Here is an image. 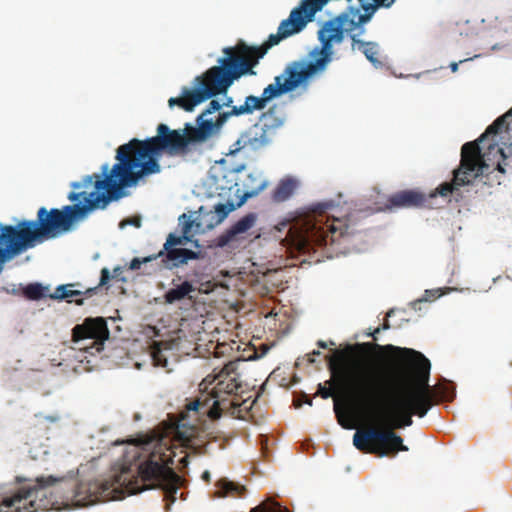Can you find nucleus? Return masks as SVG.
<instances>
[{
    "label": "nucleus",
    "mask_w": 512,
    "mask_h": 512,
    "mask_svg": "<svg viewBox=\"0 0 512 512\" xmlns=\"http://www.w3.org/2000/svg\"><path fill=\"white\" fill-rule=\"evenodd\" d=\"M330 366L336 382L352 389L360 408L380 424L358 430L353 445L379 457L408 451L394 430L411 426L414 415L422 418L433 406L430 361L411 348L363 342L338 352Z\"/></svg>",
    "instance_id": "nucleus-1"
},
{
    "label": "nucleus",
    "mask_w": 512,
    "mask_h": 512,
    "mask_svg": "<svg viewBox=\"0 0 512 512\" xmlns=\"http://www.w3.org/2000/svg\"><path fill=\"white\" fill-rule=\"evenodd\" d=\"M142 460L137 474L130 467H123L110 479L65 483L71 489L66 496L77 506H88L100 501L118 499L121 495L136 494L146 489L162 488L175 491L180 477L171 468L174 453L162 439L149 440L140 447Z\"/></svg>",
    "instance_id": "nucleus-2"
},
{
    "label": "nucleus",
    "mask_w": 512,
    "mask_h": 512,
    "mask_svg": "<svg viewBox=\"0 0 512 512\" xmlns=\"http://www.w3.org/2000/svg\"><path fill=\"white\" fill-rule=\"evenodd\" d=\"M306 25L301 9H293L283 20L276 34H270L261 46H248L240 41L234 47H225V57L218 60L219 65L209 68L194 79V87H183L179 97L168 100L170 108L178 106L186 112H192L199 104L226 93L233 82L246 74L254 75L252 70L267 51L281 40L300 32Z\"/></svg>",
    "instance_id": "nucleus-3"
},
{
    "label": "nucleus",
    "mask_w": 512,
    "mask_h": 512,
    "mask_svg": "<svg viewBox=\"0 0 512 512\" xmlns=\"http://www.w3.org/2000/svg\"><path fill=\"white\" fill-rule=\"evenodd\" d=\"M116 160L118 162L110 170L108 164H104L101 174L94 173L81 182L72 183L73 191L68 194V199L80 205L95 203L91 211L104 209L112 201L125 197V188L135 186L144 176L161 171L157 161L145 158L136 138L118 147Z\"/></svg>",
    "instance_id": "nucleus-4"
},
{
    "label": "nucleus",
    "mask_w": 512,
    "mask_h": 512,
    "mask_svg": "<svg viewBox=\"0 0 512 512\" xmlns=\"http://www.w3.org/2000/svg\"><path fill=\"white\" fill-rule=\"evenodd\" d=\"M95 203L65 205L61 209L40 207L35 220H21L16 225L0 224V272L4 263L46 240L69 232L74 223L84 219Z\"/></svg>",
    "instance_id": "nucleus-5"
},
{
    "label": "nucleus",
    "mask_w": 512,
    "mask_h": 512,
    "mask_svg": "<svg viewBox=\"0 0 512 512\" xmlns=\"http://www.w3.org/2000/svg\"><path fill=\"white\" fill-rule=\"evenodd\" d=\"M505 160L506 155L494 137H488L484 142L478 138L465 143L461 148L460 165L453 171L452 181L440 184L427 194L430 203H434L437 196L445 199L453 196L456 202L460 201V187L471 185L477 178L485 185H500L505 173Z\"/></svg>",
    "instance_id": "nucleus-6"
},
{
    "label": "nucleus",
    "mask_w": 512,
    "mask_h": 512,
    "mask_svg": "<svg viewBox=\"0 0 512 512\" xmlns=\"http://www.w3.org/2000/svg\"><path fill=\"white\" fill-rule=\"evenodd\" d=\"M232 117L229 111L219 113L215 120L206 115L199 114L195 120L196 125L190 123L184 125V129H170L166 124L157 126V134L145 140H139L138 144L147 160L158 162L162 153L169 156L186 155L190 151V145L203 143L219 134L223 125Z\"/></svg>",
    "instance_id": "nucleus-7"
},
{
    "label": "nucleus",
    "mask_w": 512,
    "mask_h": 512,
    "mask_svg": "<svg viewBox=\"0 0 512 512\" xmlns=\"http://www.w3.org/2000/svg\"><path fill=\"white\" fill-rule=\"evenodd\" d=\"M334 201H325L311 205L300 213L289 228V235L301 249L312 245L326 246L339 241L345 235L354 233L349 218L336 217Z\"/></svg>",
    "instance_id": "nucleus-8"
},
{
    "label": "nucleus",
    "mask_w": 512,
    "mask_h": 512,
    "mask_svg": "<svg viewBox=\"0 0 512 512\" xmlns=\"http://www.w3.org/2000/svg\"><path fill=\"white\" fill-rule=\"evenodd\" d=\"M287 118L285 104H273L259 115L254 124L239 135L231 153L241 150L258 152L271 146L278 133L285 126Z\"/></svg>",
    "instance_id": "nucleus-9"
},
{
    "label": "nucleus",
    "mask_w": 512,
    "mask_h": 512,
    "mask_svg": "<svg viewBox=\"0 0 512 512\" xmlns=\"http://www.w3.org/2000/svg\"><path fill=\"white\" fill-rule=\"evenodd\" d=\"M360 8L364 11L360 13L358 8L350 7L336 18L323 24L318 31V38L325 51L333 55V45L339 44L344 40L345 32H352L360 25L368 22L378 7H390L395 0H358Z\"/></svg>",
    "instance_id": "nucleus-10"
},
{
    "label": "nucleus",
    "mask_w": 512,
    "mask_h": 512,
    "mask_svg": "<svg viewBox=\"0 0 512 512\" xmlns=\"http://www.w3.org/2000/svg\"><path fill=\"white\" fill-rule=\"evenodd\" d=\"M240 359L228 362L222 369L214 375H208L204 382L215 383L212 389L213 404L203 413H207L209 418L218 419L223 412L235 413V410L241 406L238 398V391L241 389V382L237 372Z\"/></svg>",
    "instance_id": "nucleus-11"
},
{
    "label": "nucleus",
    "mask_w": 512,
    "mask_h": 512,
    "mask_svg": "<svg viewBox=\"0 0 512 512\" xmlns=\"http://www.w3.org/2000/svg\"><path fill=\"white\" fill-rule=\"evenodd\" d=\"M62 482H64L63 477H38L37 485L21 487L10 497L4 498L0 503V512H36L54 509L58 505V501L53 497V492L49 491V488Z\"/></svg>",
    "instance_id": "nucleus-12"
},
{
    "label": "nucleus",
    "mask_w": 512,
    "mask_h": 512,
    "mask_svg": "<svg viewBox=\"0 0 512 512\" xmlns=\"http://www.w3.org/2000/svg\"><path fill=\"white\" fill-rule=\"evenodd\" d=\"M180 234L169 233L160 251V255L165 254L164 261L166 269L173 270L188 264L191 260H199L204 258V253L200 250L194 251L183 247L189 242L196 232L200 229L201 224L192 220L190 216L182 214L179 216ZM196 247H199L198 240L193 241Z\"/></svg>",
    "instance_id": "nucleus-13"
},
{
    "label": "nucleus",
    "mask_w": 512,
    "mask_h": 512,
    "mask_svg": "<svg viewBox=\"0 0 512 512\" xmlns=\"http://www.w3.org/2000/svg\"><path fill=\"white\" fill-rule=\"evenodd\" d=\"M332 59V54L325 51L322 45L320 49L316 48L310 53L309 61H293L289 63L279 77H283L282 82L288 92L294 91L317 74L326 70L327 65Z\"/></svg>",
    "instance_id": "nucleus-14"
},
{
    "label": "nucleus",
    "mask_w": 512,
    "mask_h": 512,
    "mask_svg": "<svg viewBox=\"0 0 512 512\" xmlns=\"http://www.w3.org/2000/svg\"><path fill=\"white\" fill-rule=\"evenodd\" d=\"M108 336L109 331L103 318H87L82 324L76 325L72 330V340L75 344L85 340L91 341V345L78 347V349L85 351L94 348L95 344L107 339Z\"/></svg>",
    "instance_id": "nucleus-15"
},
{
    "label": "nucleus",
    "mask_w": 512,
    "mask_h": 512,
    "mask_svg": "<svg viewBox=\"0 0 512 512\" xmlns=\"http://www.w3.org/2000/svg\"><path fill=\"white\" fill-rule=\"evenodd\" d=\"M257 215L248 213L236 221L229 229L217 237L219 247L236 246L247 240L250 230L255 226Z\"/></svg>",
    "instance_id": "nucleus-16"
},
{
    "label": "nucleus",
    "mask_w": 512,
    "mask_h": 512,
    "mask_svg": "<svg viewBox=\"0 0 512 512\" xmlns=\"http://www.w3.org/2000/svg\"><path fill=\"white\" fill-rule=\"evenodd\" d=\"M388 208H434L427 194L416 190H403L388 198Z\"/></svg>",
    "instance_id": "nucleus-17"
},
{
    "label": "nucleus",
    "mask_w": 512,
    "mask_h": 512,
    "mask_svg": "<svg viewBox=\"0 0 512 512\" xmlns=\"http://www.w3.org/2000/svg\"><path fill=\"white\" fill-rule=\"evenodd\" d=\"M79 286V283H69L59 285L54 292L49 295L53 300H66L68 303H75L78 306L84 304V298H90L97 293L98 287L87 288L85 291L73 289Z\"/></svg>",
    "instance_id": "nucleus-18"
},
{
    "label": "nucleus",
    "mask_w": 512,
    "mask_h": 512,
    "mask_svg": "<svg viewBox=\"0 0 512 512\" xmlns=\"http://www.w3.org/2000/svg\"><path fill=\"white\" fill-rule=\"evenodd\" d=\"M353 345L354 344H352L351 346H353ZM349 346L350 345H347L344 349H342V351H347ZM338 352H341V350H335L333 352V355L328 357V369L331 372V379L329 381H327L326 383L329 384V387H325L322 384H319L318 393L323 399H327V398L334 396V388H336L339 391L349 393L353 397L355 402L358 404V406L360 407V403L358 402L357 397L355 396V393L353 392V390L350 388H344V387L340 386L334 378V375H333L330 365H331L332 361H334V360L336 361Z\"/></svg>",
    "instance_id": "nucleus-19"
},
{
    "label": "nucleus",
    "mask_w": 512,
    "mask_h": 512,
    "mask_svg": "<svg viewBox=\"0 0 512 512\" xmlns=\"http://www.w3.org/2000/svg\"><path fill=\"white\" fill-rule=\"evenodd\" d=\"M351 40L353 50H360L365 55L366 59L375 67L383 66L382 61L379 59V45L376 42L360 40L356 35H351Z\"/></svg>",
    "instance_id": "nucleus-20"
},
{
    "label": "nucleus",
    "mask_w": 512,
    "mask_h": 512,
    "mask_svg": "<svg viewBox=\"0 0 512 512\" xmlns=\"http://www.w3.org/2000/svg\"><path fill=\"white\" fill-rule=\"evenodd\" d=\"M503 131H512V108L489 125L485 132L479 137V140L480 142H484L488 137L495 138Z\"/></svg>",
    "instance_id": "nucleus-21"
},
{
    "label": "nucleus",
    "mask_w": 512,
    "mask_h": 512,
    "mask_svg": "<svg viewBox=\"0 0 512 512\" xmlns=\"http://www.w3.org/2000/svg\"><path fill=\"white\" fill-rule=\"evenodd\" d=\"M266 106L267 103L262 95H249L245 98V101L242 105L232 106L229 114H231V116L249 115L255 111H262Z\"/></svg>",
    "instance_id": "nucleus-22"
},
{
    "label": "nucleus",
    "mask_w": 512,
    "mask_h": 512,
    "mask_svg": "<svg viewBox=\"0 0 512 512\" xmlns=\"http://www.w3.org/2000/svg\"><path fill=\"white\" fill-rule=\"evenodd\" d=\"M216 487L215 496L217 497H239L242 496L246 490L244 486L229 481L226 478L219 479L216 482Z\"/></svg>",
    "instance_id": "nucleus-23"
},
{
    "label": "nucleus",
    "mask_w": 512,
    "mask_h": 512,
    "mask_svg": "<svg viewBox=\"0 0 512 512\" xmlns=\"http://www.w3.org/2000/svg\"><path fill=\"white\" fill-rule=\"evenodd\" d=\"M296 186L297 182L294 179L281 180L272 193V200L276 203L288 200L294 193Z\"/></svg>",
    "instance_id": "nucleus-24"
},
{
    "label": "nucleus",
    "mask_w": 512,
    "mask_h": 512,
    "mask_svg": "<svg viewBox=\"0 0 512 512\" xmlns=\"http://www.w3.org/2000/svg\"><path fill=\"white\" fill-rule=\"evenodd\" d=\"M194 286L189 281H184L181 285L176 288L169 289L165 295L166 303L173 304L176 301L183 300L189 293L193 292Z\"/></svg>",
    "instance_id": "nucleus-25"
},
{
    "label": "nucleus",
    "mask_w": 512,
    "mask_h": 512,
    "mask_svg": "<svg viewBox=\"0 0 512 512\" xmlns=\"http://www.w3.org/2000/svg\"><path fill=\"white\" fill-rule=\"evenodd\" d=\"M282 79H283V77L276 76L274 78V83L269 84L267 87H265L263 89V92L261 95L267 104L272 99L288 93L287 89L285 88V86L282 82Z\"/></svg>",
    "instance_id": "nucleus-26"
},
{
    "label": "nucleus",
    "mask_w": 512,
    "mask_h": 512,
    "mask_svg": "<svg viewBox=\"0 0 512 512\" xmlns=\"http://www.w3.org/2000/svg\"><path fill=\"white\" fill-rule=\"evenodd\" d=\"M46 289L40 283H30L23 288V295L29 300H39L45 296Z\"/></svg>",
    "instance_id": "nucleus-27"
},
{
    "label": "nucleus",
    "mask_w": 512,
    "mask_h": 512,
    "mask_svg": "<svg viewBox=\"0 0 512 512\" xmlns=\"http://www.w3.org/2000/svg\"><path fill=\"white\" fill-rule=\"evenodd\" d=\"M431 389L434 394L433 404L439 400L451 401L455 396V390L446 384L438 385L435 388L431 387Z\"/></svg>",
    "instance_id": "nucleus-28"
},
{
    "label": "nucleus",
    "mask_w": 512,
    "mask_h": 512,
    "mask_svg": "<svg viewBox=\"0 0 512 512\" xmlns=\"http://www.w3.org/2000/svg\"><path fill=\"white\" fill-rule=\"evenodd\" d=\"M59 419L60 417L58 415L44 416L42 414H35L32 427L35 429L47 431L49 429V424H54L58 422Z\"/></svg>",
    "instance_id": "nucleus-29"
},
{
    "label": "nucleus",
    "mask_w": 512,
    "mask_h": 512,
    "mask_svg": "<svg viewBox=\"0 0 512 512\" xmlns=\"http://www.w3.org/2000/svg\"><path fill=\"white\" fill-rule=\"evenodd\" d=\"M230 208L227 205L219 203L215 205L214 211H210L209 214H212V219H214L213 223H209L207 227L212 228L215 225L221 223L229 214Z\"/></svg>",
    "instance_id": "nucleus-30"
},
{
    "label": "nucleus",
    "mask_w": 512,
    "mask_h": 512,
    "mask_svg": "<svg viewBox=\"0 0 512 512\" xmlns=\"http://www.w3.org/2000/svg\"><path fill=\"white\" fill-rule=\"evenodd\" d=\"M326 1L327 0H305L303 4L296 9L302 10V16L305 19V13H307L309 16L314 15L318 10L322 8Z\"/></svg>",
    "instance_id": "nucleus-31"
},
{
    "label": "nucleus",
    "mask_w": 512,
    "mask_h": 512,
    "mask_svg": "<svg viewBox=\"0 0 512 512\" xmlns=\"http://www.w3.org/2000/svg\"><path fill=\"white\" fill-rule=\"evenodd\" d=\"M164 256H165V254L160 255V251H159L157 254L150 255L148 257L133 258L131 260L130 264H129V269L130 270H138V269H140L142 264L151 262V261L156 260L158 258H160L161 266L166 269V264H165V261H164Z\"/></svg>",
    "instance_id": "nucleus-32"
},
{
    "label": "nucleus",
    "mask_w": 512,
    "mask_h": 512,
    "mask_svg": "<svg viewBox=\"0 0 512 512\" xmlns=\"http://www.w3.org/2000/svg\"><path fill=\"white\" fill-rule=\"evenodd\" d=\"M251 512H289V510L277 502L267 501L253 508Z\"/></svg>",
    "instance_id": "nucleus-33"
},
{
    "label": "nucleus",
    "mask_w": 512,
    "mask_h": 512,
    "mask_svg": "<svg viewBox=\"0 0 512 512\" xmlns=\"http://www.w3.org/2000/svg\"><path fill=\"white\" fill-rule=\"evenodd\" d=\"M122 273H123V268L121 266H117V267H115L113 269V275L112 276L110 275V271H109L108 268H103L101 270V277H100L99 286L106 285L111 278H116V279L124 280V278L121 277Z\"/></svg>",
    "instance_id": "nucleus-34"
},
{
    "label": "nucleus",
    "mask_w": 512,
    "mask_h": 512,
    "mask_svg": "<svg viewBox=\"0 0 512 512\" xmlns=\"http://www.w3.org/2000/svg\"><path fill=\"white\" fill-rule=\"evenodd\" d=\"M440 295L441 294L439 293V290H426L425 291V299H418V300L414 301L412 303V306L414 309H416L417 305H420L421 303L426 302L431 299H436V298L440 297Z\"/></svg>",
    "instance_id": "nucleus-35"
},
{
    "label": "nucleus",
    "mask_w": 512,
    "mask_h": 512,
    "mask_svg": "<svg viewBox=\"0 0 512 512\" xmlns=\"http://www.w3.org/2000/svg\"><path fill=\"white\" fill-rule=\"evenodd\" d=\"M221 107L222 105L219 103L218 100H211L208 106L205 108L204 111H202L201 114L208 116L210 114L218 112L221 109Z\"/></svg>",
    "instance_id": "nucleus-36"
},
{
    "label": "nucleus",
    "mask_w": 512,
    "mask_h": 512,
    "mask_svg": "<svg viewBox=\"0 0 512 512\" xmlns=\"http://www.w3.org/2000/svg\"><path fill=\"white\" fill-rule=\"evenodd\" d=\"M153 360L157 365L166 366V359H162V352L160 349H155L153 351Z\"/></svg>",
    "instance_id": "nucleus-37"
},
{
    "label": "nucleus",
    "mask_w": 512,
    "mask_h": 512,
    "mask_svg": "<svg viewBox=\"0 0 512 512\" xmlns=\"http://www.w3.org/2000/svg\"><path fill=\"white\" fill-rule=\"evenodd\" d=\"M207 405V403H202L199 400H194L187 404L186 408L189 411H200L202 408H204Z\"/></svg>",
    "instance_id": "nucleus-38"
},
{
    "label": "nucleus",
    "mask_w": 512,
    "mask_h": 512,
    "mask_svg": "<svg viewBox=\"0 0 512 512\" xmlns=\"http://www.w3.org/2000/svg\"><path fill=\"white\" fill-rule=\"evenodd\" d=\"M334 410H335V413H336V416H337V419H338V422L339 424L344 427V428H351L350 425H348L345 420H344V417L343 415L341 414L340 412V409H339V405H338V402L336 401L335 404H334Z\"/></svg>",
    "instance_id": "nucleus-39"
},
{
    "label": "nucleus",
    "mask_w": 512,
    "mask_h": 512,
    "mask_svg": "<svg viewBox=\"0 0 512 512\" xmlns=\"http://www.w3.org/2000/svg\"><path fill=\"white\" fill-rule=\"evenodd\" d=\"M389 328H390V324H389V322L386 320V321L383 323L382 327H378V328H376V329L374 330V332L369 333L368 335H369V336H372L374 339H376V334H378L382 329H383V330H387V329H389Z\"/></svg>",
    "instance_id": "nucleus-40"
},
{
    "label": "nucleus",
    "mask_w": 512,
    "mask_h": 512,
    "mask_svg": "<svg viewBox=\"0 0 512 512\" xmlns=\"http://www.w3.org/2000/svg\"><path fill=\"white\" fill-rule=\"evenodd\" d=\"M450 68L453 72H456L458 70V64L457 63H451Z\"/></svg>",
    "instance_id": "nucleus-41"
},
{
    "label": "nucleus",
    "mask_w": 512,
    "mask_h": 512,
    "mask_svg": "<svg viewBox=\"0 0 512 512\" xmlns=\"http://www.w3.org/2000/svg\"><path fill=\"white\" fill-rule=\"evenodd\" d=\"M317 344H318L319 347H321L323 349H325L327 347V344L324 341H322V340L318 341Z\"/></svg>",
    "instance_id": "nucleus-42"
},
{
    "label": "nucleus",
    "mask_w": 512,
    "mask_h": 512,
    "mask_svg": "<svg viewBox=\"0 0 512 512\" xmlns=\"http://www.w3.org/2000/svg\"><path fill=\"white\" fill-rule=\"evenodd\" d=\"M130 224H134L136 226H140V220H131V221H128Z\"/></svg>",
    "instance_id": "nucleus-43"
},
{
    "label": "nucleus",
    "mask_w": 512,
    "mask_h": 512,
    "mask_svg": "<svg viewBox=\"0 0 512 512\" xmlns=\"http://www.w3.org/2000/svg\"><path fill=\"white\" fill-rule=\"evenodd\" d=\"M202 477H203V479H205V480H209V478H210V474H209V472H207V471H206V472H204Z\"/></svg>",
    "instance_id": "nucleus-44"
},
{
    "label": "nucleus",
    "mask_w": 512,
    "mask_h": 512,
    "mask_svg": "<svg viewBox=\"0 0 512 512\" xmlns=\"http://www.w3.org/2000/svg\"><path fill=\"white\" fill-rule=\"evenodd\" d=\"M231 103H232V98H228L227 101L223 105L229 106Z\"/></svg>",
    "instance_id": "nucleus-45"
},
{
    "label": "nucleus",
    "mask_w": 512,
    "mask_h": 512,
    "mask_svg": "<svg viewBox=\"0 0 512 512\" xmlns=\"http://www.w3.org/2000/svg\"><path fill=\"white\" fill-rule=\"evenodd\" d=\"M312 355H320V352L319 351H313Z\"/></svg>",
    "instance_id": "nucleus-46"
},
{
    "label": "nucleus",
    "mask_w": 512,
    "mask_h": 512,
    "mask_svg": "<svg viewBox=\"0 0 512 512\" xmlns=\"http://www.w3.org/2000/svg\"><path fill=\"white\" fill-rule=\"evenodd\" d=\"M306 403L309 404V405H312V400L311 399H307Z\"/></svg>",
    "instance_id": "nucleus-47"
},
{
    "label": "nucleus",
    "mask_w": 512,
    "mask_h": 512,
    "mask_svg": "<svg viewBox=\"0 0 512 512\" xmlns=\"http://www.w3.org/2000/svg\"><path fill=\"white\" fill-rule=\"evenodd\" d=\"M392 312H393V311H392V310H390V311L387 313V316H388V317H390V316H391V314H392Z\"/></svg>",
    "instance_id": "nucleus-48"
}]
</instances>
